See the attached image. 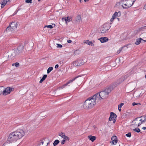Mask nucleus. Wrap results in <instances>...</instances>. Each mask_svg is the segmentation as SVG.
<instances>
[{
  "label": "nucleus",
  "mask_w": 146,
  "mask_h": 146,
  "mask_svg": "<svg viewBox=\"0 0 146 146\" xmlns=\"http://www.w3.org/2000/svg\"><path fill=\"white\" fill-rule=\"evenodd\" d=\"M141 40H143V39L141 38H139L137 39L135 43V44L136 45H139L141 42Z\"/></svg>",
  "instance_id": "19"
},
{
  "label": "nucleus",
  "mask_w": 146,
  "mask_h": 146,
  "mask_svg": "<svg viewBox=\"0 0 146 146\" xmlns=\"http://www.w3.org/2000/svg\"><path fill=\"white\" fill-rule=\"evenodd\" d=\"M88 138L92 142H94L96 138V136L91 135L88 136Z\"/></svg>",
  "instance_id": "16"
},
{
  "label": "nucleus",
  "mask_w": 146,
  "mask_h": 146,
  "mask_svg": "<svg viewBox=\"0 0 146 146\" xmlns=\"http://www.w3.org/2000/svg\"><path fill=\"white\" fill-rule=\"evenodd\" d=\"M45 27H48V28H50V29H52L53 28V26L51 25H46L45 26Z\"/></svg>",
  "instance_id": "32"
},
{
  "label": "nucleus",
  "mask_w": 146,
  "mask_h": 146,
  "mask_svg": "<svg viewBox=\"0 0 146 146\" xmlns=\"http://www.w3.org/2000/svg\"><path fill=\"white\" fill-rule=\"evenodd\" d=\"M146 42V40H144L143 39V40H141V42L142 43H144Z\"/></svg>",
  "instance_id": "45"
},
{
  "label": "nucleus",
  "mask_w": 146,
  "mask_h": 146,
  "mask_svg": "<svg viewBox=\"0 0 146 146\" xmlns=\"http://www.w3.org/2000/svg\"><path fill=\"white\" fill-rule=\"evenodd\" d=\"M63 63H64V62H63V61H60L59 62V63L60 64V65H62L63 64Z\"/></svg>",
  "instance_id": "40"
},
{
  "label": "nucleus",
  "mask_w": 146,
  "mask_h": 146,
  "mask_svg": "<svg viewBox=\"0 0 146 146\" xmlns=\"http://www.w3.org/2000/svg\"><path fill=\"white\" fill-rule=\"evenodd\" d=\"M98 40H100L102 43H104L108 41V38L107 37H102L99 38Z\"/></svg>",
  "instance_id": "14"
},
{
  "label": "nucleus",
  "mask_w": 146,
  "mask_h": 146,
  "mask_svg": "<svg viewBox=\"0 0 146 146\" xmlns=\"http://www.w3.org/2000/svg\"><path fill=\"white\" fill-rule=\"evenodd\" d=\"M118 20H119V18H118Z\"/></svg>",
  "instance_id": "57"
},
{
  "label": "nucleus",
  "mask_w": 146,
  "mask_h": 146,
  "mask_svg": "<svg viewBox=\"0 0 146 146\" xmlns=\"http://www.w3.org/2000/svg\"><path fill=\"white\" fill-rule=\"evenodd\" d=\"M136 0H123V1H127L126 3L123 4L122 7L123 8L128 9L131 7L134 4Z\"/></svg>",
  "instance_id": "4"
},
{
  "label": "nucleus",
  "mask_w": 146,
  "mask_h": 146,
  "mask_svg": "<svg viewBox=\"0 0 146 146\" xmlns=\"http://www.w3.org/2000/svg\"><path fill=\"white\" fill-rule=\"evenodd\" d=\"M41 0H38V1H40Z\"/></svg>",
  "instance_id": "53"
},
{
  "label": "nucleus",
  "mask_w": 146,
  "mask_h": 146,
  "mask_svg": "<svg viewBox=\"0 0 146 146\" xmlns=\"http://www.w3.org/2000/svg\"><path fill=\"white\" fill-rule=\"evenodd\" d=\"M18 26L17 23L14 21L12 22L9 26L6 29V31H13L16 30Z\"/></svg>",
  "instance_id": "6"
},
{
  "label": "nucleus",
  "mask_w": 146,
  "mask_h": 146,
  "mask_svg": "<svg viewBox=\"0 0 146 146\" xmlns=\"http://www.w3.org/2000/svg\"><path fill=\"white\" fill-rule=\"evenodd\" d=\"M113 90L112 87H109L106 89L104 90L101 91L99 93H97V95L96 96V100H101V99H105L107 98L109 93Z\"/></svg>",
  "instance_id": "3"
},
{
  "label": "nucleus",
  "mask_w": 146,
  "mask_h": 146,
  "mask_svg": "<svg viewBox=\"0 0 146 146\" xmlns=\"http://www.w3.org/2000/svg\"><path fill=\"white\" fill-rule=\"evenodd\" d=\"M49 142H47L44 140H42L39 144V146H48Z\"/></svg>",
  "instance_id": "9"
},
{
  "label": "nucleus",
  "mask_w": 146,
  "mask_h": 146,
  "mask_svg": "<svg viewBox=\"0 0 146 146\" xmlns=\"http://www.w3.org/2000/svg\"><path fill=\"white\" fill-rule=\"evenodd\" d=\"M23 49V45L19 46L16 50L17 54H19L22 52Z\"/></svg>",
  "instance_id": "11"
},
{
  "label": "nucleus",
  "mask_w": 146,
  "mask_h": 146,
  "mask_svg": "<svg viewBox=\"0 0 146 146\" xmlns=\"http://www.w3.org/2000/svg\"><path fill=\"white\" fill-rule=\"evenodd\" d=\"M145 78H146V75H145Z\"/></svg>",
  "instance_id": "55"
},
{
  "label": "nucleus",
  "mask_w": 146,
  "mask_h": 146,
  "mask_svg": "<svg viewBox=\"0 0 146 146\" xmlns=\"http://www.w3.org/2000/svg\"><path fill=\"white\" fill-rule=\"evenodd\" d=\"M114 19H115L114 18L112 17V18L110 19V21L111 22L113 21Z\"/></svg>",
  "instance_id": "44"
},
{
  "label": "nucleus",
  "mask_w": 146,
  "mask_h": 146,
  "mask_svg": "<svg viewBox=\"0 0 146 146\" xmlns=\"http://www.w3.org/2000/svg\"><path fill=\"white\" fill-rule=\"evenodd\" d=\"M144 118V119H145L146 120V115H142L141 116V117H139L140 118Z\"/></svg>",
  "instance_id": "39"
},
{
  "label": "nucleus",
  "mask_w": 146,
  "mask_h": 146,
  "mask_svg": "<svg viewBox=\"0 0 146 146\" xmlns=\"http://www.w3.org/2000/svg\"><path fill=\"white\" fill-rule=\"evenodd\" d=\"M9 1V0H3L1 3V8L4 7L6 4Z\"/></svg>",
  "instance_id": "15"
},
{
  "label": "nucleus",
  "mask_w": 146,
  "mask_h": 146,
  "mask_svg": "<svg viewBox=\"0 0 146 146\" xmlns=\"http://www.w3.org/2000/svg\"><path fill=\"white\" fill-rule=\"evenodd\" d=\"M123 48H124V47H121L120 48H119V50L117 51V54L119 53L122 50V49Z\"/></svg>",
  "instance_id": "30"
},
{
  "label": "nucleus",
  "mask_w": 146,
  "mask_h": 146,
  "mask_svg": "<svg viewBox=\"0 0 146 146\" xmlns=\"http://www.w3.org/2000/svg\"><path fill=\"white\" fill-rule=\"evenodd\" d=\"M11 143L9 142L7 140L3 144V146H9V144Z\"/></svg>",
  "instance_id": "26"
},
{
  "label": "nucleus",
  "mask_w": 146,
  "mask_h": 146,
  "mask_svg": "<svg viewBox=\"0 0 146 146\" xmlns=\"http://www.w3.org/2000/svg\"><path fill=\"white\" fill-rule=\"evenodd\" d=\"M15 66L16 67H19V63L17 62L15 63Z\"/></svg>",
  "instance_id": "33"
},
{
  "label": "nucleus",
  "mask_w": 146,
  "mask_h": 146,
  "mask_svg": "<svg viewBox=\"0 0 146 146\" xmlns=\"http://www.w3.org/2000/svg\"><path fill=\"white\" fill-rule=\"evenodd\" d=\"M53 69V68L52 67H49L47 70V73L49 74Z\"/></svg>",
  "instance_id": "27"
},
{
  "label": "nucleus",
  "mask_w": 146,
  "mask_h": 146,
  "mask_svg": "<svg viewBox=\"0 0 146 146\" xmlns=\"http://www.w3.org/2000/svg\"><path fill=\"white\" fill-rule=\"evenodd\" d=\"M111 142L113 145H115L117 142V138L116 136H113L111 138Z\"/></svg>",
  "instance_id": "12"
},
{
  "label": "nucleus",
  "mask_w": 146,
  "mask_h": 146,
  "mask_svg": "<svg viewBox=\"0 0 146 146\" xmlns=\"http://www.w3.org/2000/svg\"><path fill=\"white\" fill-rule=\"evenodd\" d=\"M57 44L58 47L61 48L62 46V45L60 44Z\"/></svg>",
  "instance_id": "38"
},
{
  "label": "nucleus",
  "mask_w": 146,
  "mask_h": 146,
  "mask_svg": "<svg viewBox=\"0 0 146 146\" xmlns=\"http://www.w3.org/2000/svg\"><path fill=\"white\" fill-rule=\"evenodd\" d=\"M124 105L123 103H121V104L118 105V110L120 111L121 110V108L122 106Z\"/></svg>",
  "instance_id": "25"
},
{
  "label": "nucleus",
  "mask_w": 146,
  "mask_h": 146,
  "mask_svg": "<svg viewBox=\"0 0 146 146\" xmlns=\"http://www.w3.org/2000/svg\"><path fill=\"white\" fill-rule=\"evenodd\" d=\"M85 2H86L87 1H89V0H84Z\"/></svg>",
  "instance_id": "50"
},
{
  "label": "nucleus",
  "mask_w": 146,
  "mask_h": 146,
  "mask_svg": "<svg viewBox=\"0 0 146 146\" xmlns=\"http://www.w3.org/2000/svg\"><path fill=\"white\" fill-rule=\"evenodd\" d=\"M111 27L110 24L108 23H106L102 25L100 28V31L102 33H105Z\"/></svg>",
  "instance_id": "5"
},
{
  "label": "nucleus",
  "mask_w": 146,
  "mask_h": 146,
  "mask_svg": "<svg viewBox=\"0 0 146 146\" xmlns=\"http://www.w3.org/2000/svg\"><path fill=\"white\" fill-rule=\"evenodd\" d=\"M25 135L24 131L22 129H18L11 133L9 135L7 140L11 143L16 142L21 139Z\"/></svg>",
  "instance_id": "1"
},
{
  "label": "nucleus",
  "mask_w": 146,
  "mask_h": 146,
  "mask_svg": "<svg viewBox=\"0 0 146 146\" xmlns=\"http://www.w3.org/2000/svg\"><path fill=\"white\" fill-rule=\"evenodd\" d=\"M84 43L91 46H93L94 45V44L91 41L89 40H86L85 42H84Z\"/></svg>",
  "instance_id": "21"
},
{
  "label": "nucleus",
  "mask_w": 146,
  "mask_h": 146,
  "mask_svg": "<svg viewBox=\"0 0 146 146\" xmlns=\"http://www.w3.org/2000/svg\"><path fill=\"white\" fill-rule=\"evenodd\" d=\"M93 127H94V128H96V126H93Z\"/></svg>",
  "instance_id": "51"
},
{
  "label": "nucleus",
  "mask_w": 146,
  "mask_h": 146,
  "mask_svg": "<svg viewBox=\"0 0 146 146\" xmlns=\"http://www.w3.org/2000/svg\"><path fill=\"white\" fill-rule=\"evenodd\" d=\"M139 118H140L139 117H137L133 121L132 123L133 125L135 126H137V124H138V123L137 122V119Z\"/></svg>",
  "instance_id": "20"
},
{
  "label": "nucleus",
  "mask_w": 146,
  "mask_h": 146,
  "mask_svg": "<svg viewBox=\"0 0 146 146\" xmlns=\"http://www.w3.org/2000/svg\"><path fill=\"white\" fill-rule=\"evenodd\" d=\"M146 121V120L145 119H144L143 120L142 122H143V123L144 122H145V121Z\"/></svg>",
  "instance_id": "47"
},
{
  "label": "nucleus",
  "mask_w": 146,
  "mask_h": 146,
  "mask_svg": "<svg viewBox=\"0 0 146 146\" xmlns=\"http://www.w3.org/2000/svg\"><path fill=\"white\" fill-rule=\"evenodd\" d=\"M83 60L82 59H78L75 61H74L73 64L75 66H80L84 64Z\"/></svg>",
  "instance_id": "8"
},
{
  "label": "nucleus",
  "mask_w": 146,
  "mask_h": 146,
  "mask_svg": "<svg viewBox=\"0 0 146 146\" xmlns=\"http://www.w3.org/2000/svg\"><path fill=\"white\" fill-rule=\"evenodd\" d=\"M118 20H119V18H118Z\"/></svg>",
  "instance_id": "56"
},
{
  "label": "nucleus",
  "mask_w": 146,
  "mask_h": 146,
  "mask_svg": "<svg viewBox=\"0 0 146 146\" xmlns=\"http://www.w3.org/2000/svg\"><path fill=\"white\" fill-rule=\"evenodd\" d=\"M80 53V51L78 50H76L74 52V54L75 55H78Z\"/></svg>",
  "instance_id": "23"
},
{
  "label": "nucleus",
  "mask_w": 146,
  "mask_h": 146,
  "mask_svg": "<svg viewBox=\"0 0 146 146\" xmlns=\"http://www.w3.org/2000/svg\"><path fill=\"white\" fill-rule=\"evenodd\" d=\"M32 0H26L25 2L27 3H32Z\"/></svg>",
  "instance_id": "35"
},
{
  "label": "nucleus",
  "mask_w": 146,
  "mask_h": 146,
  "mask_svg": "<svg viewBox=\"0 0 146 146\" xmlns=\"http://www.w3.org/2000/svg\"><path fill=\"white\" fill-rule=\"evenodd\" d=\"M47 75H44L42 78V79H41V80H40L39 82L40 83H41L42 82L45 80L46 78L47 77Z\"/></svg>",
  "instance_id": "22"
},
{
  "label": "nucleus",
  "mask_w": 146,
  "mask_h": 146,
  "mask_svg": "<svg viewBox=\"0 0 146 146\" xmlns=\"http://www.w3.org/2000/svg\"><path fill=\"white\" fill-rule=\"evenodd\" d=\"M146 27V26H144L143 27H141L140 29V31H142L143 29H145V27Z\"/></svg>",
  "instance_id": "36"
},
{
  "label": "nucleus",
  "mask_w": 146,
  "mask_h": 146,
  "mask_svg": "<svg viewBox=\"0 0 146 146\" xmlns=\"http://www.w3.org/2000/svg\"><path fill=\"white\" fill-rule=\"evenodd\" d=\"M144 8L146 10V4L144 6Z\"/></svg>",
  "instance_id": "48"
},
{
  "label": "nucleus",
  "mask_w": 146,
  "mask_h": 146,
  "mask_svg": "<svg viewBox=\"0 0 146 146\" xmlns=\"http://www.w3.org/2000/svg\"><path fill=\"white\" fill-rule=\"evenodd\" d=\"M97 94H96L86 100L83 104V107L85 109H90L93 107L96 104V96Z\"/></svg>",
  "instance_id": "2"
},
{
  "label": "nucleus",
  "mask_w": 146,
  "mask_h": 146,
  "mask_svg": "<svg viewBox=\"0 0 146 146\" xmlns=\"http://www.w3.org/2000/svg\"><path fill=\"white\" fill-rule=\"evenodd\" d=\"M138 104H138L136 103L135 102H133L132 103V105L133 106H134L135 105H137Z\"/></svg>",
  "instance_id": "41"
},
{
  "label": "nucleus",
  "mask_w": 146,
  "mask_h": 146,
  "mask_svg": "<svg viewBox=\"0 0 146 146\" xmlns=\"http://www.w3.org/2000/svg\"><path fill=\"white\" fill-rule=\"evenodd\" d=\"M15 65V63H13V64H12V66H14Z\"/></svg>",
  "instance_id": "49"
},
{
  "label": "nucleus",
  "mask_w": 146,
  "mask_h": 146,
  "mask_svg": "<svg viewBox=\"0 0 146 146\" xmlns=\"http://www.w3.org/2000/svg\"><path fill=\"white\" fill-rule=\"evenodd\" d=\"M79 77V76H77L76 77H75V78H74L73 79L70 80L66 84H65L63 86H62V88H64L65 86H66L67 85H68L71 82H72L73 81H74L76 78H77Z\"/></svg>",
  "instance_id": "13"
},
{
  "label": "nucleus",
  "mask_w": 146,
  "mask_h": 146,
  "mask_svg": "<svg viewBox=\"0 0 146 146\" xmlns=\"http://www.w3.org/2000/svg\"><path fill=\"white\" fill-rule=\"evenodd\" d=\"M62 20H64L66 23H67V22H69L70 21H71L72 20V18L69 17H67L65 18H62Z\"/></svg>",
  "instance_id": "17"
},
{
  "label": "nucleus",
  "mask_w": 146,
  "mask_h": 146,
  "mask_svg": "<svg viewBox=\"0 0 146 146\" xmlns=\"http://www.w3.org/2000/svg\"><path fill=\"white\" fill-rule=\"evenodd\" d=\"M133 130L134 131H135L137 133H139L140 132V130L139 128H135Z\"/></svg>",
  "instance_id": "28"
},
{
  "label": "nucleus",
  "mask_w": 146,
  "mask_h": 146,
  "mask_svg": "<svg viewBox=\"0 0 146 146\" xmlns=\"http://www.w3.org/2000/svg\"><path fill=\"white\" fill-rule=\"evenodd\" d=\"M119 3H120L119 2H118L117 4H118V3L119 4Z\"/></svg>",
  "instance_id": "54"
},
{
  "label": "nucleus",
  "mask_w": 146,
  "mask_h": 146,
  "mask_svg": "<svg viewBox=\"0 0 146 146\" xmlns=\"http://www.w3.org/2000/svg\"><path fill=\"white\" fill-rule=\"evenodd\" d=\"M117 14L118 13L117 12H115L113 15L112 17L115 19V17L117 16Z\"/></svg>",
  "instance_id": "29"
},
{
  "label": "nucleus",
  "mask_w": 146,
  "mask_h": 146,
  "mask_svg": "<svg viewBox=\"0 0 146 146\" xmlns=\"http://www.w3.org/2000/svg\"><path fill=\"white\" fill-rule=\"evenodd\" d=\"M72 41L70 40H67V42L68 43H71Z\"/></svg>",
  "instance_id": "42"
},
{
  "label": "nucleus",
  "mask_w": 146,
  "mask_h": 146,
  "mask_svg": "<svg viewBox=\"0 0 146 146\" xmlns=\"http://www.w3.org/2000/svg\"><path fill=\"white\" fill-rule=\"evenodd\" d=\"M58 66H59L58 64H56L55 66V68L56 69H57L58 68Z\"/></svg>",
  "instance_id": "43"
},
{
  "label": "nucleus",
  "mask_w": 146,
  "mask_h": 146,
  "mask_svg": "<svg viewBox=\"0 0 146 146\" xmlns=\"http://www.w3.org/2000/svg\"><path fill=\"white\" fill-rule=\"evenodd\" d=\"M117 115L116 114L113 112H111L110 113V117L109 118V120L110 121H113V123H115L117 119Z\"/></svg>",
  "instance_id": "7"
},
{
  "label": "nucleus",
  "mask_w": 146,
  "mask_h": 146,
  "mask_svg": "<svg viewBox=\"0 0 146 146\" xmlns=\"http://www.w3.org/2000/svg\"><path fill=\"white\" fill-rule=\"evenodd\" d=\"M126 136L127 137H130L131 136V134L130 132L128 133L127 134H126Z\"/></svg>",
  "instance_id": "31"
},
{
  "label": "nucleus",
  "mask_w": 146,
  "mask_h": 146,
  "mask_svg": "<svg viewBox=\"0 0 146 146\" xmlns=\"http://www.w3.org/2000/svg\"><path fill=\"white\" fill-rule=\"evenodd\" d=\"M80 0V3H81V0Z\"/></svg>",
  "instance_id": "52"
},
{
  "label": "nucleus",
  "mask_w": 146,
  "mask_h": 146,
  "mask_svg": "<svg viewBox=\"0 0 146 146\" xmlns=\"http://www.w3.org/2000/svg\"><path fill=\"white\" fill-rule=\"evenodd\" d=\"M65 139H63L61 141V144L62 145H63L65 143Z\"/></svg>",
  "instance_id": "37"
},
{
  "label": "nucleus",
  "mask_w": 146,
  "mask_h": 146,
  "mask_svg": "<svg viewBox=\"0 0 146 146\" xmlns=\"http://www.w3.org/2000/svg\"><path fill=\"white\" fill-rule=\"evenodd\" d=\"M142 129L143 130H145L146 129V127H142Z\"/></svg>",
  "instance_id": "46"
},
{
  "label": "nucleus",
  "mask_w": 146,
  "mask_h": 146,
  "mask_svg": "<svg viewBox=\"0 0 146 146\" xmlns=\"http://www.w3.org/2000/svg\"><path fill=\"white\" fill-rule=\"evenodd\" d=\"M76 21L78 23H79L82 21L81 17V15H78L77 16L76 19Z\"/></svg>",
  "instance_id": "18"
},
{
  "label": "nucleus",
  "mask_w": 146,
  "mask_h": 146,
  "mask_svg": "<svg viewBox=\"0 0 146 146\" xmlns=\"http://www.w3.org/2000/svg\"><path fill=\"white\" fill-rule=\"evenodd\" d=\"M59 141L58 139L55 140L53 143L54 146H56L59 143Z\"/></svg>",
  "instance_id": "24"
},
{
  "label": "nucleus",
  "mask_w": 146,
  "mask_h": 146,
  "mask_svg": "<svg viewBox=\"0 0 146 146\" xmlns=\"http://www.w3.org/2000/svg\"><path fill=\"white\" fill-rule=\"evenodd\" d=\"M139 121H141V122H140L139 123H138V125H137V126L138 127H139L143 123V122H142V121H143L142 119H140L139 120Z\"/></svg>",
  "instance_id": "34"
},
{
  "label": "nucleus",
  "mask_w": 146,
  "mask_h": 146,
  "mask_svg": "<svg viewBox=\"0 0 146 146\" xmlns=\"http://www.w3.org/2000/svg\"><path fill=\"white\" fill-rule=\"evenodd\" d=\"M59 135L66 141H69L70 140L69 137L66 135L64 133L61 132L59 133Z\"/></svg>",
  "instance_id": "10"
}]
</instances>
